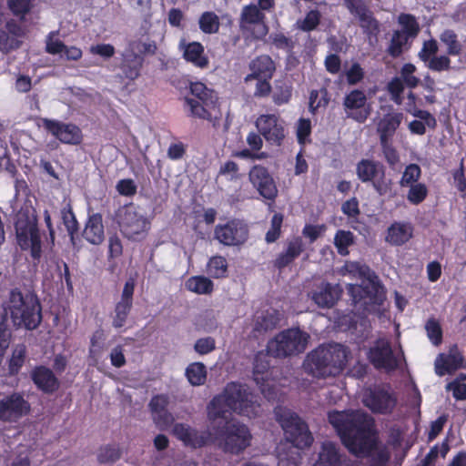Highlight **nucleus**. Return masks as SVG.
Here are the masks:
<instances>
[{"mask_svg": "<svg viewBox=\"0 0 466 466\" xmlns=\"http://www.w3.org/2000/svg\"><path fill=\"white\" fill-rule=\"evenodd\" d=\"M114 220L122 235L129 240H140L150 228V222L138 213L133 203L119 207L115 212Z\"/></svg>", "mask_w": 466, "mask_h": 466, "instance_id": "6e6552de", "label": "nucleus"}, {"mask_svg": "<svg viewBox=\"0 0 466 466\" xmlns=\"http://www.w3.org/2000/svg\"><path fill=\"white\" fill-rule=\"evenodd\" d=\"M463 364V357L460 353L449 354L441 359V364L437 366V373L444 375L452 373L461 369Z\"/></svg>", "mask_w": 466, "mask_h": 466, "instance_id": "a19ab883", "label": "nucleus"}, {"mask_svg": "<svg viewBox=\"0 0 466 466\" xmlns=\"http://www.w3.org/2000/svg\"><path fill=\"white\" fill-rule=\"evenodd\" d=\"M328 420L336 431L341 443L355 455L367 454L375 444V420L360 410H331Z\"/></svg>", "mask_w": 466, "mask_h": 466, "instance_id": "f03ea898", "label": "nucleus"}, {"mask_svg": "<svg viewBox=\"0 0 466 466\" xmlns=\"http://www.w3.org/2000/svg\"><path fill=\"white\" fill-rule=\"evenodd\" d=\"M355 17L358 18L359 25L369 42L370 44L377 42L381 31V25L369 6L355 15Z\"/></svg>", "mask_w": 466, "mask_h": 466, "instance_id": "cd10ccee", "label": "nucleus"}, {"mask_svg": "<svg viewBox=\"0 0 466 466\" xmlns=\"http://www.w3.org/2000/svg\"><path fill=\"white\" fill-rule=\"evenodd\" d=\"M402 120L403 114L400 112L388 113L380 119L378 125V133L381 146L390 142Z\"/></svg>", "mask_w": 466, "mask_h": 466, "instance_id": "c85d7f7f", "label": "nucleus"}, {"mask_svg": "<svg viewBox=\"0 0 466 466\" xmlns=\"http://www.w3.org/2000/svg\"><path fill=\"white\" fill-rule=\"evenodd\" d=\"M451 60L449 57V56L446 54V55H441V56H435L425 65L431 71L442 72V71H449L451 67Z\"/></svg>", "mask_w": 466, "mask_h": 466, "instance_id": "bf43d9fd", "label": "nucleus"}, {"mask_svg": "<svg viewBox=\"0 0 466 466\" xmlns=\"http://www.w3.org/2000/svg\"><path fill=\"white\" fill-rule=\"evenodd\" d=\"M354 243V235L350 230L339 229L334 237V245L341 256L349 255V248Z\"/></svg>", "mask_w": 466, "mask_h": 466, "instance_id": "37998d69", "label": "nucleus"}, {"mask_svg": "<svg viewBox=\"0 0 466 466\" xmlns=\"http://www.w3.org/2000/svg\"><path fill=\"white\" fill-rule=\"evenodd\" d=\"M250 73L246 76L245 82L255 78H272L276 72L274 60L268 55H259L252 59L248 65Z\"/></svg>", "mask_w": 466, "mask_h": 466, "instance_id": "a878e982", "label": "nucleus"}, {"mask_svg": "<svg viewBox=\"0 0 466 466\" xmlns=\"http://www.w3.org/2000/svg\"><path fill=\"white\" fill-rule=\"evenodd\" d=\"M367 358L376 370L387 373L397 370L400 365V360L394 354L391 343L384 338H380L374 342L367 352Z\"/></svg>", "mask_w": 466, "mask_h": 466, "instance_id": "ddd939ff", "label": "nucleus"}, {"mask_svg": "<svg viewBox=\"0 0 466 466\" xmlns=\"http://www.w3.org/2000/svg\"><path fill=\"white\" fill-rule=\"evenodd\" d=\"M283 221V214L277 212L272 216L270 227L265 234V241L267 244H272L281 237Z\"/></svg>", "mask_w": 466, "mask_h": 466, "instance_id": "c03bdc74", "label": "nucleus"}, {"mask_svg": "<svg viewBox=\"0 0 466 466\" xmlns=\"http://www.w3.org/2000/svg\"><path fill=\"white\" fill-rule=\"evenodd\" d=\"M194 350L199 355H207L216 350V340L212 337L200 338L196 340Z\"/></svg>", "mask_w": 466, "mask_h": 466, "instance_id": "680f3d73", "label": "nucleus"}, {"mask_svg": "<svg viewBox=\"0 0 466 466\" xmlns=\"http://www.w3.org/2000/svg\"><path fill=\"white\" fill-rule=\"evenodd\" d=\"M238 25L240 31L248 34L253 40L261 41L268 34L266 14L260 12L254 3L242 7Z\"/></svg>", "mask_w": 466, "mask_h": 466, "instance_id": "9b49d317", "label": "nucleus"}, {"mask_svg": "<svg viewBox=\"0 0 466 466\" xmlns=\"http://www.w3.org/2000/svg\"><path fill=\"white\" fill-rule=\"evenodd\" d=\"M7 311L14 326L34 330L42 322V305L34 291L22 292L18 288L10 290Z\"/></svg>", "mask_w": 466, "mask_h": 466, "instance_id": "20e7f679", "label": "nucleus"}, {"mask_svg": "<svg viewBox=\"0 0 466 466\" xmlns=\"http://www.w3.org/2000/svg\"><path fill=\"white\" fill-rule=\"evenodd\" d=\"M407 194L408 201L412 205L422 203L428 196V188L423 183H416L409 187Z\"/></svg>", "mask_w": 466, "mask_h": 466, "instance_id": "3c124183", "label": "nucleus"}, {"mask_svg": "<svg viewBox=\"0 0 466 466\" xmlns=\"http://www.w3.org/2000/svg\"><path fill=\"white\" fill-rule=\"evenodd\" d=\"M248 180L258 194L273 203L278 197V187L268 169L262 165L253 166L248 172Z\"/></svg>", "mask_w": 466, "mask_h": 466, "instance_id": "a211bd4d", "label": "nucleus"}, {"mask_svg": "<svg viewBox=\"0 0 466 466\" xmlns=\"http://www.w3.org/2000/svg\"><path fill=\"white\" fill-rule=\"evenodd\" d=\"M30 404L19 392H13L0 400V420L16 421L30 411Z\"/></svg>", "mask_w": 466, "mask_h": 466, "instance_id": "aec40b11", "label": "nucleus"}, {"mask_svg": "<svg viewBox=\"0 0 466 466\" xmlns=\"http://www.w3.org/2000/svg\"><path fill=\"white\" fill-rule=\"evenodd\" d=\"M21 41L15 35H10L5 29L0 30V51L8 54L9 52L19 48Z\"/></svg>", "mask_w": 466, "mask_h": 466, "instance_id": "6e6d98bb", "label": "nucleus"}, {"mask_svg": "<svg viewBox=\"0 0 466 466\" xmlns=\"http://www.w3.org/2000/svg\"><path fill=\"white\" fill-rule=\"evenodd\" d=\"M438 51V43L434 38H431L423 42L418 56L424 64H426L436 56Z\"/></svg>", "mask_w": 466, "mask_h": 466, "instance_id": "052dcab7", "label": "nucleus"}, {"mask_svg": "<svg viewBox=\"0 0 466 466\" xmlns=\"http://www.w3.org/2000/svg\"><path fill=\"white\" fill-rule=\"evenodd\" d=\"M133 305L118 301L112 313V326L115 329H121L125 326L130 314Z\"/></svg>", "mask_w": 466, "mask_h": 466, "instance_id": "a18cd8bd", "label": "nucleus"}, {"mask_svg": "<svg viewBox=\"0 0 466 466\" xmlns=\"http://www.w3.org/2000/svg\"><path fill=\"white\" fill-rule=\"evenodd\" d=\"M276 420L279 423L287 441L298 449L311 446L314 439L307 422L298 413L282 406L274 409Z\"/></svg>", "mask_w": 466, "mask_h": 466, "instance_id": "39448f33", "label": "nucleus"}, {"mask_svg": "<svg viewBox=\"0 0 466 466\" xmlns=\"http://www.w3.org/2000/svg\"><path fill=\"white\" fill-rule=\"evenodd\" d=\"M61 219L70 237V240L74 243L75 236L79 230V225L69 204L61 209Z\"/></svg>", "mask_w": 466, "mask_h": 466, "instance_id": "79ce46f5", "label": "nucleus"}, {"mask_svg": "<svg viewBox=\"0 0 466 466\" xmlns=\"http://www.w3.org/2000/svg\"><path fill=\"white\" fill-rule=\"evenodd\" d=\"M309 339V333L299 328H289L268 341V350L276 358L299 355L305 351Z\"/></svg>", "mask_w": 466, "mask_h": 466, "instance_id": "0eeeda50", "label": "nucleus"}, {"mask_svg": "<svg viewBox=\"0 0 466 466\" xmlns=\"http://www.w3.org/2000/svg\"><path fill=\"white\" fill-rule=\"evenodd\" d=\"M342 289L339 285H332L329 282H321L310 292L312 301L322 309L333 308L339 299Z\"/></svg>", "mask_w": 466, "mask_h": 466, "instance_id": "b1692460", "label": "nucleus"}, {"mask_svg": "<svg viewBox=\"0 0 466 466\" xmlns=\"http://www.w3.org/2000/svg\"><path fill=\"white\" fill-rule=\"evenodd\" d=\"M349 353L348 348L339 343L319 345L307 355L305 370L318 379L336 377L346 368Z\"/></svg>", "mask_w": 466, "mask_h": 466, "instance_id": "7ed1b4c3", "label": "nucleus"}, {"mask_svg": "<svg viewBox=\"0 0 466 466\" xmlns=\"http://www.w3.org/2000/svg\"><path fill=\"white\" fill-rule=\"evenodd\" d=\"M121 457V451L116 445H106L102 447L97 454L99 463L106 464L115 462Z\"/></svg>", "mask_w": 466, "mask_h": 466, "instance_id": "864d4df0", "label": "nucleus"}, {"mask_svg": "<svg viewBox=\"0 0 466 466\" xmlns=\"http://www.w3.org/2000/svg\"><path fill=\"white\" fill-rule=\"evenodd\" d=\"M398 24L401 26L399 31L411 37L416 38L420 33V25L411 14L400 13L398 16Z\"/></svg>", "mask_w": 466, "mask_h": 466, "instance_id": "e433bc0d", "label": "nucleus"}, {"mask_svg": "<svg viewBox=\"0 0 466 466\" xmlns=\"http://www.w3.org/2000/svg\"><path fill=\"white\" fill-rule=\"evenodd\" d=\"M186 376L191 385H203L207 380L206 366L202 362H193L186 369Z\"/></svg>", "mask_w": 466, "mask_h": 466, "instance_id": "ea45409f", "label": "nucleus"}, {"mask_svg": "<svg viewBox=\"0 0 466 466\" xmlns=\"http://www.w3.org/2000/svg\"><path fill=\"white\" fill-rule=\"evenodd\" d=\"M25 349H15L8 362V370L11 375H16L19 373L21 368L25 363Z\"/></svg>", "mask_w": 466, "mask_h": 466, "instance_id": "4d7b16f0", "label": "nucleus"}, {"mask_svg": "<svg viewBox=\"0 0 466 466\" xmlns=\"http://www.w3.org/2000/svg\"><path fill=\"white\" fill-rule=\"evenodd\" d=\"M58 35V31L50 32L46 39V52L50 55H58L64 53L66 46L59 39H55V36Z\"/></svg>", "mask_w": 466, "mask_h": 466, "instance_id": "13d9d810", "label": "nucleus"}, {"mask_svg": "<svg viewBox=\"0 0 466 466\" xmlns=\"http://www.w3.org/2000/svg\"><path fill=\"white\" fill-rule=\"evenodd\" d=\"M362 402L374 414L390 415L397 406L398 398L389 385H376L366 390Z\"/></svg>", "mask_w": 466, "mask_h": 466, "instance_id": "f8f14e48", "label": "nucleus"}, {"mask_svg": "<svg viewBox=\"0 0 466 466\" xmlns=\"http://www.w3.org/2000/svg\"><path fill=\"white\" fill-rule=\"evenodd\" d=\"M410 41H412L410 36L394 30L386 50L387 54L393 58L400 57L405 50L410 48Z\"/></svg>", "mask_w": 466, "mask_h": 466, "instance_id": "7c9ffc66", "label": "nucleus"}, {"mask_svg": "<svg viewBox=\"0 0 466 466\" xmlns=\"http://www.w3.org/2000/svg\"><path fill=\"white\" fill-rule=\"evenodd\" d=\"M186 288L196 294L208 295L213 292L214 283L208 277L202 275L193 276L186 281Z\"/></svg>", "mask_w": 466, "mask_h": 466, "instance_id": "f704fd0d", "label": "nucleus"}, {"mask_svg": "<svg viewBox=\"0 0 466 466\" xmlns=\"http://www.w3.org/2000/svg\"><path fill=\"white\" fill-rule=\"evenodd\" d=\"M258 133L271 146L280 147L286 137L285 121L277 114H262L256 122Z\"/></svg>", "mask_w": 466, "mask_h": 466, "instance_id": "dca6fc26", "label": "nucleus"}, {"mask_svg": "<svg viewBox=\"0 0 466 466\" xmlns=\"http://www.w3.org/2000/svg\"><path fill=\"white\" fill-rule=\"evenodd\" d=\"M42 126L62 144L78 146L84 140V135L81 128L74 123H66L56 119L43 118Z\"/></svg>", "mask_w": 466, "mask_h": 466, "instance_id": "f3484780", "label": "nucleus"}, {"mask_svg": "<svg viewBox=\"0 0 466 466\" xmlns=\"http://www.w3.org/2000/svg\"><path fill=\"white\" fill-rule=\"evenodd\" d=\"M179 50L183 59L199 69H207L209 66V58L205 52L204 46L198 41L187 42L182 39L179 42Z\"/></svg>", "mask_w": 466, "mask_h": 466, "instance_id": "5701e85b", "label": "nucleus"}, {"mask_svg": "<svg viewBox=\"0 0 466 466\" xmlns=\"http://www.w3.org/2000/svg\"><path fill=\"white\" fill-rule=\"evenodd\" d=\"M340 463V454L336 445L330 441L324 442L315 466H339Z\"/></svg>", "mask_w": 466, "mask_h": 466, "instance_id": "2f4dec72", "label": "nucleus"}, {"mask_svg": "<svg viewBox=\"0 0 466 466\" xmlns=\"http://www.w3.org/2000/svg\"><path fill=\"white\" fill-rule=\"evenodd\" d=\"M172 434L185 447L191 449H201L214 443V432L211 429L199 431L183 422L174 424Z\"/></svg>", "mask_w": 466, "mask_h": 466, "instance_id": "2eb2a0df", "label": "nucleus"}, {"mask_svg": "<svg viewBox=\"0 0 466 466\" xmlns=\"http://www.w3.org/2000/svg\"><path fill=\"white\" fill-rule=\"evenodd\" d=\"M427 336L431 343L439 346L442 342V329L440 322L434 318H431L425 324Z\"/></svg>", "mask_w": 466, "mask_h": 466, "instance_id": "603ef678", "label": "nucleus"}, {"mask_svg": "<svg viewBox=\"0 0 466 466\" xmlns=\"http://www.w3.org/2000/svg\"><path fill=\"white\" fill-rule=\"evenodd\" d=\"M248 226L241 219L231 218L214 228V239L226 247H239L248 238Z\"/></svg>", "mask_w": 466, "mask_h": 466, "instance_id": "4468645a", "label": "nucleus"}, {"mask_svg": "<svg viewBox=\"0 0 466 466\" xmlns=\"http://www.w3.org/2000/svg\"><path fill=\"white\" fill-rule=\"evenodd\" d=\"M421 176V169L417 164H409L406 166L404 172L401 176L400 185L402 187H410L418 183Z\"/></svg>", "mask_w": 466, "mask_h": 466, "instance_id": "09e8293b", "label": "nucleus"}, {"mask_svg": "<svg viewBox=\"0 0 466 466\" xmlns=\"http://www.w3.org/2000/svg\"><path fill=\"white\" fill-rule=\"evenodd\" d=\"M329 103V96L326 88L311 90L309 98V107L312 114H315L320 107H326Z\"/></svg>", "mask_w": 466, "mask_h": 466, "instance_id": "49530a36", "label": "nucleus"}, {"mask_svg": "<svg viewBox=\"0 0 466 466\" xmlns=\"http://www.w3.org/2000/svg\"><path fill=\"white\" fill-rule=\"evenodd\" d=\"M199 29L207 35L218 32L220 21L218 15L212 11H206L201 14L198 19Z\"/></svg>", "mask_w": 466, "mask_h": 466, "instance_id": "58836bf2", "label": "nucleus"}, {"mask_svg": "<svg viewBox=\"0 0 466 466\" xmlns=\"http://www.w3.org/2000/svg\"><path fill=\"white\" fill-rule=\"evenodd\" d=\"M15 230L19 248L29 250L33 261L38 264L42 258V241L36 216L20 214L15 222Z\"/></svg>", "mask_w": 466, "mask_h": 466, "instance_id": "423d86ee", "label": "nucleus"}, {"mask_svg": "<svg viewBox=\"0 0 466 466\" xmlns=\"http://www.w3.org/2000/svg\"><path fill=\"white\" fill-rule=\"evenodd\" d=\"M365 73L359 63H353L346 72V79L349 85H357L364 78Z\"/></svg>", "mask_w": 466, "mask_h": 466, "instance_id": "338daca9", "label": "nucleus"}, {"mask_svg": "<svg viewBox=\"0 0 466 466\" xmlns=\"http://www.w3.org/2000/svg\"><path fill=\"white\" fill-rule=\"evenodd\" d=\"M184 101L189 116L203 120H211L212 115L209 109L214 107L215 105H206L201 101L190 97H185Z\"/></svg>", "mask_w": 466, "mask_h": 466, "instance_id": "473e14b6", "label": "nucleus"}, {"mask_svg": "<svg viewBox=\"0 0 466 466\" xmlns=\"http://www.w3.org/2000/svg\"><path fill=\"white\" fill-rule=\"evenodd\" d=\"M348 292L350 295L354 304L368 299V303L372 305H381L385 299V293L382 285L378 280L370 279L365 286L350 284Z\"/></svg>", "mask_w": 466, "mask_h": 466, "instance_id": "412c9836", "label": "nucleus"}, {"mask_svg": "<svg viewBox=\"0 0 466 466\" xmlns=\"http://www.w3.org/2000/svg\"><path fill=\"white\" fill-rule=\"evenodd\" d=\"M306 251V243L301 236L292 235L283 241L282 250L272 261L275 268L282 271L289 267Z\"/></svg>", "mask_w": 466, "mask_h": 466, "instance_id": "6ab92c4d", "label": "nucleus"}, {"mask_svg": "<svg viewBox=\"0 0 466 466\" xmlns=\"http://www.w3.org/2000/svg\"><path fill=\"white\" fill-rule=\"evenodd\" d=\"M268 39L269 43L274 47L277 49L284 50L288 53H291L295 47L294 41L281 32L270 34Z\"/></svg>", "mask_w": 466, "mask_h": 466, "instance_id": "8fccbe9b", "label": "nucleus"}, {"mask_svg": "<svg viewBox=\"0 0 466 466\" xmlns=\"http://www.w3.org/2000/svg\"><path fill=\"white\" fill-rule=\"evenodd\" d=\"M416 66L411 63L404 64L400 69V79L410 88L416 87L420 79L414 76Z\"/></svg>", "mask_w": 466, "mask_h": 466, "instance_id": "5fc2aeb1", "label": "nucleus"}, {"mask_svg": "<svg viewBox=\"0 0 466 466\" xmlns=\"http://www.w3.org/2000/svg\"><path fill=\"white\" fill-rule=\"evenodd\" d=\"M321 20V14L319 10L309 11L302 20L298 21L299 28L303 32H311L319 26Z\"/></svg>", "mask_w": 466, "mask_h": 466, "instance_id": "de8ad7c7", "label": "nucleus"}, {"mask_svg": "<svg viewBox=\"0 0 466 466\" xmlns=\"http://www.w3.org/2000/svg\"><path fill=\"white\" fill-rule=\"evenodd\" d=\"M83 237L93 245H99L105 238L102 215L95 213L88 218Z\"/></svg>", "mask_w": 466, "mask_h": 466, "instance_id": "c756f323", "label": "nucleus"}, {"mask_svg": "<svg viewBox=\"0 0 466 466\" xmlns=\"http://www.w3.org/2000/svg\"><path fill=\"white\" fill-rule=\"evenodd\" d=\"M218 176L229 177V180H237L239 178V167L237 162L228 160L222 164L218 170Z\"/></svg>", "mask_w": 466, "mask_h": 466, "instance_id": "69168bd1", "label": "nucleus"}, {"mask_svg": "<svg viewBox=\"0 0 466 466\" xmlns=\"http://www.w3.org/2000/svg\"><path fill=\"white\" fill-rule=\"evenodd\" d=\"M228 261L221 255H216L209 258L207 264L208 275L214 279L226 278L228 275Z\"/></svg>", "mask_w": 466, "mask_h": 466, "instance_id": "4c0bfd02", "label": "nucleus"}, {"mask_svg": "<svg viewBox=\"0 0 466 466\" xmlns=\"http://www.w3.org/2000/svg\"><path fill=\"white\" fill-rule=\"evenodd\" d=\"M260 404L257 397L238 382H228L222 392L215 395L207 405V417L214 432V443L227 453L238 455L251 442L248 427L238 420H228L236 413L248 418L258 415Z\"/></svg>", "mask_w": 466, "mask_h": 466, "instance_id": "f257e3e1", "label": "nucleus"}, {"mask_svg": "<svg viewBox=\"0 0 466 466\" xmlns=\"http://www.w3.org/2000/svg\"><path fill=\"white\" fill-rule=\"evenodd\" d=\"M356 175L362 183H370L380 196L390 191L391 181L386 178V168L380 161L362 158L356 165Z\"/></svg>", "mask_w": 466, "mask_h": 466, "instance_id": "9d476101", "label": "nucleus"}, {"mask_svg": "<svg viewBox=\"0 0 466 466\" xmlns=\"http://www.w3.org/2000/svg\"><path fill=\"white\" fill-rule=\"evenodd\" d=\"M326 230V226L321 225H311L306 224L302 229V238L309 239V243H314Z\"/></svg>", "mask_w": 466, "mask_h": 466, "instance_id": "e2e57ef3", "label": "nucleus"}, {"mask_svg": "<svg viewBox=\"0 0 466 466\" xmlns=\"http://www.w3.org/2000/svg\"><path fill=\"white\" fill-rule=\"evenodd\" d=\"M453 183L459 192H466V177L464 172L463 160L461 161L459 168L452 171Z\"/></svg>", "mask_w": 466, "mask_h": 466, "instance_id": "774afa93", "label": "nucleus"}, {"mask_svg": "<svg viewBox=\"0 0 466 466\" xmlns=\"http://www.w3.org/2000/svg\"><path fill=\"white\" fill-rule=\"evenodd\" d=\"M441 42L446 46L448 56H457L462 52V45L458 39V35L452 29H445L440 35Z\"/></svg>", "mask_w": 466, "mask_h": 466, "instance_id": "c9c22d12", "label": "nucleus"}, {"mask_svg": "<svg viewBox=\"0 0 466 466\" xmlns=\"http://www.w3.org/2000/svg\"><path fill=\"white\" fill-rule=\"evenodd\" d=\"M367 96L364 91L353 89L349 92L343 99V107L348 118L358 123H364L370 116L366 107Z\"/></svg>", "mask_w": 466, "mask_h": 466, "instance_id": "4be33fe9", "label": "nucleus"}, {"mask_svg": "<svg viewBox=\"0 0 466 466\" xmlns=\"http://www.w3.org/2000/svg\"><path fill=\"white\" fill-rule=\"evenodd\" d=\"M30 378L36 389L45 394H53L60 387L53 370L44 365L35 366L30 372Z\"/></svg>", "mask_w": 466, "mask_h": 466, "instance_id": "393cba45", "label": "nucleus"}, {"mask_svg": "<svg viewBox=\"0 0 466 466\" xmlns=\"http://www.w3.org/2000/svg\"><path fill=\"white\" fill-rule=\"evenodd\" d=\"M190 94L194 96L193 98L205 103L206 105H215L218 100V96L215 91L208 88L202 82H190L189 85Z\"/></svg>", "mask_w": 466, "mask_h": 466, "instance_id": "72a5a7b5", "label": "nucleus"}, {"mask_svg": "<svg viewBox=\"0 0 466 466\" xmlns=\"http://www.w3.org/2000/svg\"><path fill=\"white\" fill-rule=\"evenodd\" d=\"M154 41L143 42L141 40L130 41L122 53L120 69L125 77L135 80L140 76L144 65V56H154L157 52Z\"/></svg>", "mask_w": 466, "mask_h": 466, "instance_id": "1a4fd4ad", "label": "nucleus"}, {"mask_svg": "<svg viewBox=\"0 0 466 466\" xmlns=\"http://www.w3.org/2000/svg\"><path fill=\"white\" fill-rule=\"evenodd\" d=\"M152 417L155 424L161 431L167 430L171 425L174 426L175 419L167 410L153 414Z\"/></svg>", "mask_w": 466, "mask_h": 466, "instance_id": "0e129e2a", "label": "nucleus"}, {"mask_svg": "<svg viewBox=\"0 0 466 466\" xmlns=\"http://www.w3.org/2000/svg\"><path fill=\"white\" fill-rule=\"evenodd\" d=\"M413 229L410 222L395 221L388 228L385 241L391 246H402L413 237Z\"/></svg>", "mask_w": 466, "mask_h": 466, "instance_id": "bb28decb", "label": "nucleus"}]
</instances>
